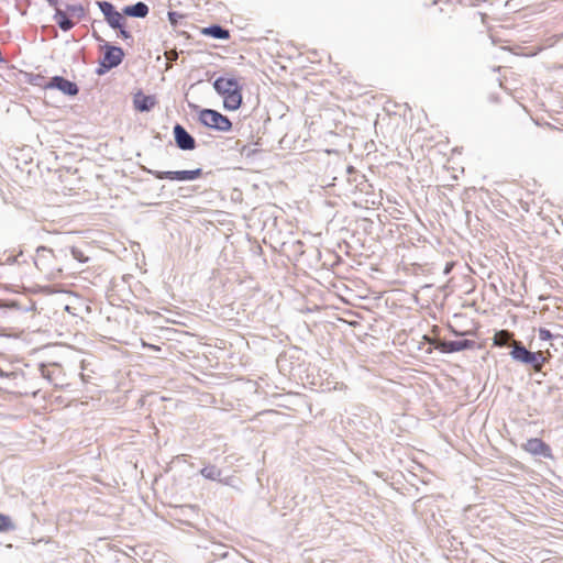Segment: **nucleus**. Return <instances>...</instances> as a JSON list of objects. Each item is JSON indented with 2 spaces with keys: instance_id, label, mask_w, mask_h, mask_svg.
I'll list each match as a JSON object with an SVG mask.
<instances>
[{
  "instance_id": "nucleus-1",
  "label": "nucleus",
  "mask_w": 563,
  "mask_h": 563,
  "mask_svg": "<svg viewBox=\"0 0 563 563\" xmlns=\"http://www.w3.org/2000/svg\"><path fill=\"white\" fill-rule=\"evenodd\" d=\"M67 258V250L57 252L46 246H38L34 256V264L47 279H56L63 273L64 262Z\"/></svg>"
},
{
  "instance_id": "nucleus-2",
  "label": "nucleus",
  "mask_w": 563,
  "mask_h": 563,
  "mask_svg": "<svg viewBox=\"0 0 563 563\" xmlns=\"http://www.w3.org/2000/svg\"><path fill=\"white\" fill-rule=\"evenodd\" d=\"M511 357L522 364L531 365L536 371H541L545 358L542 352L529 351L520 341L512 340Z\"/></svg>"
},
{
  "instance_id": "nucleus-3",
  "label": "nucleus",
  "mask_w": 563,
  "mask_h": 563,
  "mask_svg": "<svg viewBox=\"0 0 563 563\" xmlns=\"http://www.w3.org/2000/svg\"><path fill=\"white\" fill-rule=\"evenodd\" d=\"M101 48L104 51L103 57L99 60L98 68L96 69V74L99 76L118 67L124 58V51L120 46L104 43Z\"/></svg>"
},
{
  "instance_id": "nucleus-4",
  "label": "nucleus",
  "mask_w": 563,
  "mask_h": 563,
  "mask_svg": "<svg viewBox=\"0 0 563 563\" xmlns=\"http://www.w3.org/2000/svg\"><path fill=\"white\" fill-rule=\"evenodd\" d=\"M199 121L203 125L221 132H228L232 128L230 119L213 109H202L199 112Z\"/></svg>"
},
{
  "instance_id": "nucleus-5",
  "label": "nucleus",
  "mask_w": 563,
  "mask_h": 563,
  "mask_svg": "<svg viewBox=\"0 0 563 563\" xmlns=\"http://www.w3.org/2000/svg\"><path fill=\"white\" fill-rule=\"evenodd\" d=\"M152 175H154L157 179H169V180H178V181H186V180H195L202 175V169L197 168L192 170H168V172H159V170H150Z\"/></svg>"
},
{
  "instance_id": "nucleus-6",
  "label": "nucleus",
  "mask_w": 563,
  "mask_h": 563,
  "mask_svg": "<svg viewBox=\"0 0 563 563\" xmlns=\"http://www.w3.org/2000/svg\"><path fill=\"white\" fill-rule=\"evenodd\" d=\"M431 344L435 350H439L442 353H454L468 349H473L475 342L472 340H457V341H446L441 339H434Z\"/></svg>"
},
{
  "instance_id": "nucleus-7",
  "label": "nucleus",
  "mask_w": 563,
  "mask_h": 563,
  "mask_svg": "<svg viewBox=\"0 0 563 563\" xmlns=\"http://www.w3.org/2000/svg\"><path fill=\"white\" fill-rule=\"evenodd\" d=\"M176 146L181 151H192L197 143L195 137L179 123L173 129Z\"/></svg>"
},
{
  "instance_id": "nucleus-8",
  "label": "nucleus",
  "mask_w": 563,
  "mask_h": 563,
  "mask_svg": "<svg viewBox=\"0 0 563 563\" xmlns=\"http://www.w3.org/2000/svg\"><path fill=\"white\" fill-rule=\"evenodd\" d=\"M46 88L58 89L66 96L74 97L79 92L78 86L62 76H54L51 78L49 82L46 85Z\"/></svg>"
},
{
  "instance_id": "nucleus-9",
  "label": "nucleus",
  "mask_w": 563,
  "mask_h": 563,
  "mask_svg": "<svg viewBox=\"0 0 563 563\" xmlns=\"http://www.w3.org/2000/svg\"><path fill=\"white\" fill-rule=\"evenodd\" d=\"M523 450L532 455H542L543 457H552L551 448L541 439L532 438L522 444Z\"/></svg>"
},
{
  "instance_id": "nucleus-10",
  "label": "nucleus",
  "mask_w": 563,
  "mask_h": 563,
  "mask_svg": "<svg viewBox=\"0 0 563 563\" xmlns=\"http://www.w3.org/2000/svg\"><path fill=\"white\" fill-rule=\"evenodd\" d=\"M41 374L44 378H46L54 386H62V375L63 369L58 364H42L40 367Z\"/></svg>"
},
{
  "instance_id": "nucleus-11",
  "label": "nucleus",
  "mask_w": 563,
  "mask_h": 563,
  "mask_svg": "<svg viewBox=\"0 0 563 563\" xmlns=\"http://www.w3.org/2000/svg\"><path fill=\"white\" fill-rule=\"evenodd\" d=\"M214 90L222 97L232 93L241 88V85L235 78L219 77L213 82Z\"/></svg>"
},
{
  "instance_id": "nucleus-12",
  "label": "nucleus",
  "mask_w": 563,
  "mask_h": 563,
  "mask_svg": "<svg viewBox=\"0 0 563 563\" xmlns=\"http://www.w3.org/2000/svg\"><path fill=\"white\" fill-rule=\"evenodd\" d=\"M201 474L209 479L225 482L231 477L228 472L216 465H207L201 470Z\"/></svg>"
},
{
  "instance_id": "nucleus-13",
  "label": "nucleus",
  "mask_w": 563,
  "mask_h": 563,
  "mask_svg": "<svg viewBox=\"0 0 563 563\" xmlns=\"http://www.w3.org/2000/svg\"><path fill=\"white\" fill-rule=\"evenodd\" d=\"M148 5L142 1H139L132 5H126L122 10L124 15L132 18H145L148 14Z\"/></svg>"
},
{
  "instance_id": "nucleus-14",
  "label": "nucleus",
  "mask_w": 563,
  "mask_h": 563,
  "mask_svg": "<svg viewBox=\"0 0 563 563\" xmlns=\"http://www.w3.org/2000/svg\"><path fill=\"white\" fill-rule=\"evenodd\" d=\"M133 103H134V107L136 110H139L141 112H147L154 108L156 100L153 96H145L142 93H137L134 97Z\"/></svg>"
},
{
  "instance_id": "nucleus-15",
  "label": "nucleus",
  "mask_w": 563,
  "mask_h": 563,
  "mask_svg": "<svg viewBox=\"0 0 563 563\" xmlns=\"http://www.w3.org/2000/svg\"><path fill=\"white\" fill-rule=\"evenodd\" d=\"M201 33L203 35L218 38V40H229L230 38V32L228 29H224L223 26L219 24H212L210 26L203 27Z\"/></svg>"
},
{
  "instance_id": "nucleus-16",
  "label": "nucleus",
  "mask_w": 563,
  "mask_h": 563,
  "mask_svg": "<svg viewBox=\"0 0 563 563\" xmlns=\"http://www.w3.org/2000/svg\"><path fill=\"white\" fill-rule=\"evenodd\" d=\"M241 89L242 88H239L238 90L235 91H231L232 93H229L227 96L223 97V106L227 110H231V111H234V110H238L242 103V93H241Z\"/></svg>"
},
{
  "instance_id": "nucleus-17",
  "label": "nucleus",
  "mask_w": 563,
  "mask_h": 563,
  "mask_svg": "<svg viewBox=\"0 0 563 563\" xmlns=\"http://www.w3.org/2000/svg\"><path fill=\"white\" fill-rule=\"evenodd\" d=\"M54 19L60 30L65 32L71 30L75 25V23L68 18V14L62 8H57V12L55 13Z\"/></svg>"
},
{
  "instance_id": "nucleus-18",
  "label": "nucleus",
  "mask_w": 563,
  "mask_h": 563,
  "mask_svg": "<svg viewBox=\"0 0 563 563\" xmlns=\"http://www.w3.org/2000/svg\"><path fill=\"white\" fill-rule=\"evenodd\" d=\"M104 20L107 21L109 26L113 30L121 29V26H124V23H125L123 12L120 13L119 11L113 12Z\"/></svg>"
},
{
  "instance_id": "nucleus-19",
  "label": "nucleus",
  "mask_w": 563,
  "mask_h": 563,
  "mask_svg": "<svg viewBox=\"0 0 563 563\" xmlns=\"http://www.w3.org/2000/svg\"><path fill=\"white\" fill-rule=\"evenodd\" d=\"M62 9L68 14L70 15H76L78 18H81L84 16L85 14V9L84 7L78 3V4H69V3H66L64 1V5L62 7Z\"/></svg>"
},
{
  "instance_id": "nucleus-20",
  "label": "nucleus",
  "mask_w": 563,
  "mask_h": 563,
  "mask_svg": "<svg viewBox=\"0 0 563 563\" xmlns=\"http://www.w3.org/2000/svg\"><path fill=\"white\" fill-rule=\"evenodd\" d=\"M100 11L103 13L104 19L108 18L110 14L115 12V8L111 2L108 1H97L96 2Z\"/></svg>"
},
{
  "instance_id": "nucleus-21",
  "label": "nucleus",
  "mask_w": 563,
  "mask_h": 563,
  "mask_svg": "<svg viewBox=\"0 0 563 563\" xmlns=\"http://www.w3.org/2000/svg\"><path fill=\"white\" fill-rule=\"evenodd\" d=\"M67 253L69 252L74 260L78 261L79 263H86L88 262V257L84 254L81 250L78 247L71 246L69 249H66Z\"/></svg>"
},
{
  "instance_id": "nucleus-22",
  "label": "nucleus",
  "mask_w": 563,
  "mask_h": 563,
  "mask_svg": "<svg viewBox=\"0 0 563 563\" xmlns=\"http://www.w3.org/2000/svg\"><path fill=\"white\" fill-rule=\"evenodd\" d=\"M510 339L511 334L506 330H501L495 335V344L503 346L507 344V341Z\"/></svg>"
},
{
  "instance_id": "nucleus-23",
  "label": "nucleus",
  "mask_w": 563,
  "mask_h": 563,
  "mask_svg": "<svg viewBox=\"0 0 563 563\" xmlns=\"http://www.w3.org/2000/svg\"><path fill=\"white\" fill-rule=\"evenodd\" d=\"M185 18H186V15L181 14L179 12H176V11L168 12V20L173 26H178L180 24L181 20H184Z\"/></svg>"
},
{
  "instance_id": "nucleus-24",
  "label": "nucleus",
  "mask_w": 563,
  "mask_h": 563,
  "mask_svg": "<svg viewBox=\"0 0 563 563\" xmlns=\"http://www.w3.org/2000/svg\"><path fill=\"white\" fill-rule=\"evenodd\" d=\"M14 528L10 517L0 514V531H9Z\"/></svg>"
},
{
  "instance_id": "nucleus-25",
  "label": "nucleus",
  "mask_w": 563,
  "mask_h": 563,
  "mask_svg": "<svg viewBox=\"0 0 563 563\" xmlns=\"http://www.w3.org/2000/svg\"><path fill=\"white\" fill-rule=\"evenodd\" d=\"M5 306L11 309L24 310V311H30L33 309V303H31L30 306H22L21 302L15 301V300L9 301Z\"/></svg>"
},
{
  "instance_id": "nucleus-26",
  "label": "nucleus",
  "mask_w": 563,
  "mask_h": 563,
  "mask_svg": "<svg viewBox=\"0 0 563 563\" xmlns=\"http://www.w3.org/2000/svg\"><path fill=\"white\" fill-rule=\"evenodd\" d=\"M552 333L550 330L548 329H544V328H541L539 330V339L542 340V341H547V340H550L552 339Z\"/></svg>"
},
{
  "instance_id": "nucleus-27",
  "label": "nucleus",
  "mask_w": 563,
  "mask_h": 563,
  "mask_svg": "<svg viewBox=\"0 0 563 563\" xmlns=\"http://www.w3.org/2000/svg\"><path fill=\"white\" fill-rule=\"evenodd\" d=\"M49 7L54 8L57 12V8H62L64 5L65 0H46Z\"/></svg>"
},
{
  "instance_id": "nucleus-28",
  "label": "nucleus",
  "mask_w": 563,
  "mask_h": 563,
  "mask_svg": "<svg viewBox=\"0 0 563 563\" xmlns=\"http://www.w3.org/2000/svg\"><path fill=\"white\" fill-rule=\"evenodd\" d=\"M118 30H119L120 36H122L124 40L132 38V34L129 31H126L124 29V26H121V29H118Z\"/></svg>"
},
{
  "instance_id": "nucleus-29",
  "label": "nucleus",
  "mask_w": 563,
  "mask_h": 563,
  "mask_svg": "<svg viewBox=\"0 0 563 563\" xmlns=\"http://www.w3.org/2000/svg\"><path fill=\"white\" fill-rule=\"evenodd\" d=\"M92 37L99 43H103V44L106 43V41L102 38V36L95 30L92 31Z\"/></svg>"
},
{
  "instance_id": "nucleus-30",
  "label": "nucleus",
  "mask_w": 563,
  "mask_h": 563,
  "mask_svg": "<svg viewBox=\"0 0 563 563\" xmlns=\"http://www.w3.org/2000/svg\"><path fill=\"white\" fill-rule=\"evenodd\" d=\"M453 265H454L453 263H446L445 267L443 269V274L444 275H449L451 273L452 268H453Z\"/></svg>"
},
{
  "instance_id": "nucleus-31",
  "label": "nucleus",
  "mask_w": 563,
  "mask_h": 563,
  "mask_svg": "<svg viewBox=\"0 0 563 563\" xmlns=\"http://www.w3.org/2000/svg\"><path fill=\"white\" fill-rule=\"evenodd\" d=\"M175 457H176V459H179V457H186V455H185V454H181V455H176Z\"/></svg>"
},
{
  "instance_id": "nucleus-32",
  "label": "nucleus",
  "mask_w": 563,
  "mask_h": 563,
  "mask_svg": "<svg viewBox=\"0 0 563 563\" xmlns=\"http://www.w3.org/2000/svg\"><path fill=\"white\" fill-rule=\"evenodd\" d=\"M150 346H151L152 349H154V350H159V347H158V346H155V345H150Z\"/></svg>"
},
{
  "instance_id": "nucleus-33",
  "label": "nucleus",
  "mask_w": 563,
  "mask_h": 563,
  "mask_svg": "<svg viewBox=\"0 0 563 563\" xmlns=\"http://www.w3.org/2000/svg\"><path fill=\"white\" fill-rule=\"evenodd\" d=\"M347 170H349V173H352L353 167L350 166Z\"/></svg>"
}]
</instances>
